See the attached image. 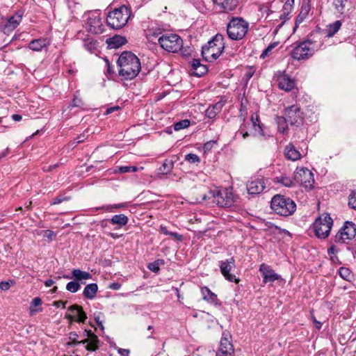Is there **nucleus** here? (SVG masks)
Segmentation results:
<instances>
[{
	"label": "nucleus",
	"mask_w": 356,
	"mask_h": 356,
	"mask_svg": "<svg viewBox=\"0 0 356 356\" xmlns=\"http://www.w3.org/2000/svg\"><path fill=\"white\" fill-rule=\"evenodd\" d=\"M119 76L124 80L135 78L140 71L141 65L139 58L131 51L122 52L118 60Z\"/></svg>",
	"instance_id": "f257e3e1"
},
{
	"label": "nucleus",
	"mask_w": 356,
	"mask_h": 356,
	"mask_svg": "<svg viewBox=\"0 0 356 356\" xmlns=\"http://www.w3.org/2000/svg\"><path fill=\"white\" fill-rule=\"evenodd\" d=\"M238 198L232 191V188H224L222 190L218 188L210 189L207 194L202 195V200H207L213 199V202L222 207H230L234 205Z\"/></svg>",
	"instance_id": "f03ea898"
},
{
	"label": "nucleus",
	"mask_w": 356,
	"mask_h": 356,
	"mask_svg": "<svg viewBox=\"0 0 356 356\" xmlns=\"http://www.w3.org/2000/svg\"><path fill=\"white\" fill-rule=\"evenodd\" d=\"M223 40L222 35L216 34L202 47V56L206 61L213 62L221 55L224 49Z\"/></svg>",
	"instance_id": "7ed1b4c3"
},
{
	"label": "nucleus",
	"mask_w": 356,
	"mask_h": 356,
	"mask_svg": "<svg viewBox=\"0 0 356 356\" xmlns=\"http://www.w3.org/2000/svg\"><path fill=\"white\" fill-rule=\"evenodd\" d=\"M270 207L277 215L287 217L296 211V204L291 198L277 194L273 197Z\"/></svg>",
	"instance_id": "20e7f679"
},
{
	"label": "nucleus",
	"mask_w": 356,
	"mask_h": 356,
	"mask_svg": "<svg viewBox=\"0 0 356 356\" xmlns=\"http://www.w3.org/2000/svg\"><path fill=\"white\" fill-rule=\"evenodd\" d=\"M131 16V10L126 6H122L108 14L107 24L113 29H120L128 22Z\"/></svg>",
	"instance_id": "39448f33"
},
{
	"label": "nucleus",
	"mask_w": 356,
	"mask_h": 356,
	"mask_svg": "<svg viewBox=\"0 0 356 356\" xmlns=\"http://www.w3.org/2000/svg\"><path fill=\"white\" fill-rule=\"evenodd\" d=\"M249 23L240 17H233L227 25V33L232 40H242L248 33Z\"/></svg>",
	"instance_id": "423d86ee"
},
{
	"label": "nucleus",
	"mask_w": 356,
	"mask_h": 356,
	"mask_svg": "<svg viewBox=\"0 0 356 356\" xmlns=\"http://www.w3.org/2000/svg\"><path fill=\"white\" fill-rule=\"evenodd\" d=\"M333 225V220L329 213H322L313 223V229L318 238H326Z\"/></svg>",
	"instance_id": "0eeeda50"
},
{
	"label": "nucleus",
	"mask_w": 356,
	"mask_h": 356,
	"mask_svg": "<svg viewBox=\"0 0 356 356\" xmlns=\"http://www.w3.org/2000/svg\"><path fill=\"white\" fill-rule=\"evenodd\" d=\"M159 44L165 51L175 53L183 47V40L175 33H165L158 39Z\"/></svg>",
	"instance_id": "6e6552de"
},
{
	"label": "nucleus",
	"mask_w": 356,
	"mask_h": 356,
	"mask_svg": "<svg viewBox=\"0 0 356 356\" xmlns=\"http://www.w3.org/2000/svg\"><path fill=\"white\" fill-rule=\"evenodd\" d=\"M86 29L92 34H101L104 30V26L99 10L90 11L87 15Z\"/></svg>",
	"instance_id": "1a4fd4ad"
},
{
	"label": "nucleus",
	"mask_w": 356,
	"mask_h": 356,
	"mask_svg": "<svg viewBox=\"0 0 356 356\" xmlns=\"http://www.w3.org/2000/svg\"><path fill=\"white\" fill-rule=\"evenodd\" d=\"M356 236V225L352 221H346L334 238V243H348Z\"/></svg>",
	"instance_id": "9d476101"
},
{
	"label": "nucleus",
	"mask_w": 356,
	"mask_h": 356,
	"mask_svg": "<svg viewBox=\"0 0 356 356\" xmlns=\"http://www.w3.org/2000/svg\"><path fill=\"white\" fill-rule=\"evenodd\" d=\"M294 181L305 189L311 190L314 183V175L307 168H297L294 173Z\"/></svg>",
	"instance_id": "9b49d317"
},
{
	"label": "nucleus",
	"mask_w": 356,
	"mask_h": 356,
	"mask_svg": "<svg viewBox=\"0 0 356 356\" xmlns=\"http://www.w3.org/2000/svg\"><path fill=\"white\" fill-rule=\"evenodd\" d=\"M218 266L220 268V273L225 280L236 284L240 282L239 278H237L235 275L231 273V271L236 267L235 259L234 257H231L226 260L220 261Z\"/></svg>",
	"instance_id": "f8f14e48"
},
{
	"label": "nucleus",
	"mask_w": 356,
	"mask_h": 356,
	"mask_svg": "<svg viewBox=\"0 0 356 356\" xmlns=\"http://www.w3.org/2000/svg\"><path fill=\"white\" fill-rule=\"evenodd\" d=\"M312 44V43L309 40L299 43L291 51V56L298 60L308 58L314 53L313 49L311 47Z\"/></svg>",
	"instance_id": "ddd939ff"
},
{
	"label": "nucleus",
	"mask_w": 356,
	"mask_h": 356,
	"mask_svg": "<svg viewBox=\"0 0 356 356\" xmlns=\"http://www.w3.org/2000/svg\"><path fill=\"white\" fill-rule=\"evenodd\" d=\"M284 117L291 125H298L302 123L303 113L298 105H292L284 109Z\"/></svg>",
	"instance_id": "4468645a"
},
{
	"label": "nucleus",
	"mask_w": 356,
	"mask_h": 356,
	"mask_svg": "<svg viewBox=\"0 0 356 356\" xmlns=\"http://www.w3.org/2000/svg\"><path fill=\"white\" fill-rule=\"evenodd\" d=\"M22 19V14L16 13L13 16L3 19L0 24V30L5 34L9 35L17 26L20 24Z\"/></svg>",
	"instance_id": "2eb2a0df"
},
{
	"label": "nucleus",
	"mask_w": 356,
	"mask_h": 356,
	"mask_svg": "<svg viewBox=\"0 0 356 356\" xmlns=\"http://www.w3.org/2000/svg\"><path fill=\"white\" fill-rule=\"evenodd\" d=\"M267 181L264 178H255L248 181L246 184L248 193L251 195L261 194L266 188Z\"/></svg>",
	"instance_id": "dca6fc26"
},
{
	"label": "nucleus",
	"mask_w": 356,
	"mask_h": 356,
	"mask_svg": "<svg viewBox=\"0 0 356 356\" xmlns=\"http://www.w3.org/2000/svg\"><path fill=\"white\" fill-rule=\"evenodd\" d=\"M259 271L261 272L263 277L264 283L273 282L275 280L281 279L280 275L277 274L272 268L266 264H261L259 266Z\"/></svg>",
	"instance_id": "f3484780"
},
{
	"label": "nucleus",
	"mask_w": 356,
	"mask_h": 356,
	"mask_svg": "<svg viewBox=\"0 0 356 356\" xmlns=\"http://www.w3.org/2000/svg\"><path fill=\"white\" fill-rule=\"evenodd\" d=\"M277 85L279 88L285 91H291L295 87V81L290 76L282 72L277 76Z\"/></svg>",
	"instance_id": "a211bd4d"
},
{
	"label": "nucleus",
	"mask_w": 356,
	"mask_h": 356,
	"mask_svg": "<svg viewBox=\"0 0 356 356\" xmlns=\"http://www.w3.org/2000/svg\"><path fill=\"white\" fill-rule=\"evenodd\" d=\"M234 350L232 343L227 338H222L216 356H234Z\"/></svg>",
	"instance_id": "6ab92c4d"
},
{
	"label": "nucleus",
	"mask_w": 356,
	"mask_h": 356,
	"mask_svg": "<svg viewBox=\"0 0 356 356\" xmlns=\"http://www.w3.org/2000/svg\"><path fill=\"white\" fill-rule=\"evenodd\" d=\"M87 339L81 341L82 343H88L86 348L90 351H95L99 348V339L91 330H85Z\"/></svg>",
	"instance_id": "aec40b11"
},
{
	"label": "nucleus",
	"mask_w": 356,
	"mask_h": 356,
	"mask_svg": "<svg viewBox=\"0 0 356 356\" xmlns=\"http://www.w3.org/2000/svg\"><path fill=\"white\" fill-rule=\"evenodd\" d=\"M216 5L219 6L223 13H229L234 10L238 6L237 0H216L213 1Z\"/></svg>",
	"instance_id": "412c9836"
},
{
	"label": "nucleus",
	"mask_w": 356,
	"mask_h": 356,
	"mask_svg": "<svg viewBox=\"0 0 356 356\" xmlns=\"http://www.w3.org/2000/svg\"><path fill=\"white\" fill-rule=\"evenodd\" d=\"M225 104V101L220 100L214 104H211L205 111V116L209 119H214L222 111Z\"/></svg>",
	"instance_id": "4be33fe9"
},
{
	"label": "nucleus",
	"mask_w": 356,
	"mask_h": 356,
	"mask_svg": "<svg viewBox=\"0 0 356 356\" xmlns=\"http://www.w3.org/2000/svg\"><path fill=\"white\" fill-rule=\"evenodd\" d=\"M49 42L47 38H39L33 40L29 45V47L35 51H40L42 49L47 47Z\"/></svg>",
	"instance_id": "5701e85b"
},
{
	"label": "nucleus",
	"mask_w": 356,
	"mask_h": 356,
	"mask_svg": "<svg viewBox=\"0 0 356 356\" xmlns=\"http://www.w3.org/2000/svg\"><path fill=\"white\" fill-rule=\"evenodd\" d=\"M285 156L291 161H297L301 157L300 152L291 143L285 147Z\"/></svg>",
	"instance_id": "b1692460"
},
{
	"label": "nucleus",
	"mask_w": 356,
	"mask_h": 356,
	"mask_svg": "<svg viewBox=\"0 0 356 356\" xmlns=\"http://www.w3.org/2000/svg\"><path fill=\"white\" fill-rule=\"evenodd\" d=\"M69 310L77 317L76 321L79 323H84L87 318L86 314L83 310L82 307L77 305H73L69 307Z\"/></svg>",
	"instance_id": "393cba45"
},
{
	"label": "nucleus",
	"mask_w": 356,
	"mask_h": 356,
	"mask_svg": "<svg viewBox=\"0 0 356 356\" xmlns=\"http://www.w3.org/2000/svg\"><path fill=\"white\" fill-rule=\"evenodd\" d=\"M201 293L204 300L214 303L217 301V296L213 293L207 286H203L201 288Z\"/></svg>",
	"instance_id": "a878e982"
},
{
	"label": "nucleus",
	"mask_w": 356,
	"mask_h": 356,
	"mask_svg": "<svg viewBox=\"0 0 356 356\" xmlns=\"http://www.w3.org/2000/svg\"><path fill=\"white\" fill-rule=\"evenodd\" d=\"M97 290H98V286H97V284H95V283L89 284L86 286V287L83 290V295L86 298L90 299V300L93 299L97 294Z\"/></svg>",
	"instance_id": "bb28decb"
},
{
	"label": "nucleus",
	"mask_w": 356,
	"mask_h": 356,
	"mask_svg": "<svg viewBox=\"0 0 356 356\" xmlns=\"http://www.w3.org/2000/svg\"><path fill=\"white\" fill-rule=\"evenodd\" d=\"M106 42L111 48L115 49L124 44L127 42V40L124 37L118 35L108 38Z\"/></svg>",
	"instance_id": "cd10ccee"
},
{
	"label": "nucleus",
	"mask_w": 356,
	"mask_h": 356,
	"mask_svg": "<svg viewBox=\"0 0 356 356\" xmlns=\"http://www.w3.org/2000/svg\"><path fill=\"white\" fill-rule=\"evenodd\" d=\"M129 219L124 214H118L113 216L110 222L113 225H117L119 227H122L128 223Z\"/></svg>",
	"instance_id": "c85d7f7f"
},
{
	"label": "nucleus",
	"mask_w": 356,
	"mask_h": 356,
	"mask_svg": "<svg viewBox=\"0 0 356 356\" xmlns=\"http://www.w3.org/2000/svg\"><path fill=\"white\" fill-rule=\"evenodd\" d=\"M174 168V161L166 159L163 163L162 165L158 169V173L160 175L169 174Z\"/></svg>",
	"instance_id": "c756f323"
},
{
	"label": "nucleus",
	"mask_w": 356,
	"mask_h": 356,
	"mask_svg": "<svg viewBox=\"0 0 356 356\" xmlns=\"http://www.w3.org/2000/svg\"><path fill=\"white\" fill-rule=\"evenodd\" d=\"M275 122L277 124L278 131L282 134H285L288 130V120L284 116H277L275 118Z\"/></svg>",
	"instance_id": "7c9ffc66"
},
{
	"label": "nucleus",
	"mask_w": 356,
	"mask_h": 356,
	"mask_svg": "<svg viewBox=\"0 0 356 356\" xmlns=\"http://www.w3.org/2000/svg\"><path fill=\"white\" fill-rule=\"evenodd\" d=\"M72 277L77 281L89 280L92 277V275L90 273L82 271L79 269H73L72 271Z\"/></svg>",
	"instance_id": "2f4dec72"
},
{
	"label": "nucleus",
	"mask_w": 356,
	"mask_h": 356,
	"mask_svg": "<svg viewBox=\"0 0 356 356\" xmlns=\"http://www.w3.org/2000/svg\"><path fill=\"white\" fill-rule=\"evenodd\" d=\"M341 26V22L339 20H337L334 22L330 24L327 26L326 33L327 36L330 38L332 37Z\"/></svg>",
	"instance_id": "473e14b6"
},
{
	"label": "nucleus",
	"mask_w": 356,
	"mask_h": 356,
	"mask_svg": "<svg viewBox=\"0 0 356 356\" xmlns=\"http://www.w3.org/2000/svg\"><path fill=\"white\" fill-rule=\"evenodd\" d=\"M83 46L86 50L92 53L97 47V42L92 38H86L83 40Z\"/></svg>",
	"instance_id": "72a5a7b5"
},
{
	"label": "nucleus",
	"mask_w": 356,
	"mask_h": 356,
	"mask_svg": "<svg viewBox=\"0 0 356 356\" xmlns=\"http://www.w3.org/2000/svg\"><path fill=\"white\" fill-rule=\"evenodd\" d=\"M339 274L341 278L348 282H351L354 279L352 271L346 267H341L339 270Z\"/></svg>",
	"instance_id": "f704fd0d"
},
{
	"label": "nucleus",
	"mask_w": 356,
	"mask_h": 356,
	"mask_svg": "<svg viewBox=\"0 0 356 356\" xmlns=\"http://www.w3.org/2000/svg\"><path fill=\"white\" fill-rule=\"evenodd\" d=\"M275 181L277 183L281 184L282 185L286 187H291L295 184L294 179H292L290 177H288L284 175H281L280 177H277L275 178Z\"/></svg>",
	"instance_id": "c9c22d12"
},
{
	"label": "nucleus",
	"mask_w": 356,
	"mask_h": 356,
	"mask_svg": "<svg viewBox=\"0 0 356 356\" xmlns=\"http://www.w3.org/2000/svg\"><path fill=\"white\" fill-rule=\"evenodd\" d=\"M163 264L164 261L163 259H157L152 263H149L147 267L151 271L156 273L160 270V266Z\"/></svg>",
	"instance_id": "e433bc0d"
},
{
	"label": "nucleus",
	"mask_w": 356,
	"mask_h": 356,
	"mask_svg": "<svg viewBox=\"0 0 356 356\" xmlns=\"http://www.w3.org/2000/svg\"><path fill=\"white\" fill-rule=\"evenodd\" d=\"M294 0L285 1L282 6V12L286 15H289L293 8Z\"/></svg>",
	"instance_id": "4c0bfd02"
},
{
	"label": "nucleus",
	"mask_w": 356,
	"mask_h": 356,
	"mask_svg": "<svg viewBox=\"0 0 356 356\" xmlns=\"http://www.w3.org/2000/svg\"><path fill=\"white\" fill-rule=\"evenodd\" d=\"M80 287V284L75 281L70 282L66 285V289L71 293L77 292L79 290Z\"/></svg>",
	"instance_id": "58836bf2"
},
{
	"label": "nucleus",
	"mask_w": 356,
	"mask_h": 356,
	"mask_svg": "<svg viewBox=\"0 0 356 356\" xmlns=\"http://www.w3.org/2000/svg\"><path fill=\"white\" fill-rule=\"evenodd\" d=\"M347 0H334V6L338 13H343L346 7Z\"/></svg>",
	"instance_id": "ea45409f"
},
{
	"label": "nucleus",
	"mask_w": 356,
	"mask_h": 356,
	"mask_svg": "<svg viewBox=\"0 0 356 356\" xmlns=\"http://www.w3.org/2000/svg\"><path fill=\"white\" fill-rule=\"evenodd\" d=\"M190 125V121L188 120H183L179 121L174 124V129L175 131H179L181 129L188 127Z\"/></svg>",
	"instance_id": "a19ab883"
},
{
	"label": "nucleus",
	"mask_w": 356,
	"mask_h": 356,
	"mask_svg": "<svg viewBox=\"0 0 356 356\" xmlns=\"http://www.w3.org/2000/svg\"><path fill=\"white\" fill-rule=\"evenodd\" d=\"M251 121L252 122L253 127L255 130L258 128L259 131H262L261 125L259 122V115L257 113H253L251 116Z\"/></svg>",
	"instance_id": "79ce46f5"
},
{
	"label": "nucleus",
	"mask_w": 356,
	"mask_h": 356,
	"mask_svg": "<svg viewBox=\"0 0 356 356\" xmlns=\"http://www.w3.org/2000/svg\"><path fill=\"white\" fill-rule=\"evenodd\" d=\"M310 10L311 6L309 3V0H303L300 13L307 16Z\"/></svg>",
	"instance_id": "37998d69"
},
{
	"label": "nucleus",
	"mask_w": 356,
	"mask_h": 356,
	"mask_svg": "<svg viewBox=\"0 0 356 356\" xmlns=\"http://www.w3.org/2000/svg\"><path fill=\"white\" fill-rule=\"evenodd\" d=\"M185 160L191 163H199L200 162V157L195 154H188L185 156Z\"/></svg>",
	"instance_id": "c03bdc74"
},
{
	"label": "nucleus",
	"mask_w": 356,
	"mask_h": 356,
	"mask_svg": "<svg viewBox=\"0 0 356 356\" xmlns=\"http://www.w3.org/2000/svg\"><path fill=\"white\" fill-rule=\"evenodd\" d=\"M138 168L136 166H120L118 171L120 173H127L130 172H136Z\"/></svg>",
	"instance_id": "a18cd8bd"
},
{
	"label": "nucleus",
	"mask_w": 356,
	"mask_h": 356,
	"mask_svg": "<svg viewBox=\"0 0 356 356\" xmlns=\"http://www.w3.org/2000/svg\"><path fill=\"white\" fill-rule=\"evenodd\" d=\"M126 203H121V204H113V205H109V206H106V207H97L95 208V209L96 211L97 210H99V209H106L108 211L109 210H111L112 209H120V208H124V207H126Z\"/></svg>",
	"instance_id": "49530a36"
},
{
	"label": "nucleus",
	"mask_w": 356,
	"mask_h": 356,
	"mask_svg": "<svg viewBox=\"0 0 356 356\" xmlns=\"http://www.w3.org/2000/svg\"><path fill=\"white\" fill-rule=\"evenodd\" d=\"M277 43L274 42L270 44H269L261 53V57L264 58L267 56H268L269 53L277 46Z\"/></svg>",
	"instance_id": "de8ad7c7"
},
{
	"label": "nucleus",
	"mask_w": 356,
	"mask_h": 356,
	"mask_svg": "<svg viewBox=\"0 0 356 356\" xmlns=\"http://www.w3.org/2000/svg\"><path fill=\"white\" fill-rule=\"evenodd\" d=\"M307 16L305 15H302V13H299L297 16L295 22L294 31L298 27V26L305 19Z\"/></svg>",
	"instance_id": "09e8293b"
},
{
	"label": "nucleus",
	"mask_w": 356,
	"mask_h": 356,
	"mask_svg": "<svg viewBox=\"0 0 356 356\" xmlns=\"http://www.w3.org/2000/svg\"><path fill=\"white\" fill-rule=\"evenodd\" d=\"M337 252V250L334 245H332L327 250V254H329L332 260H334V258H337L336 256Z\"/></svg>",
	"instance_id": "8fccbe9b"
},
{
	"label": "nucleus",
	"mask_w": 356,
	"mask_h": 356,
	"mask_svg": "<svg viewBox=\"0 0 356 356\" xmlns=\"http://www.w3.org/2000/svg\"><path fill=\"white\" fill-rule=\"evenodd\" d=\"M207 72V68L206 65H201V66L198 68L196 72H194V74L197 76H201Z\"/></svg>",
	"instance_id": "3c124183"
},
{
	"label": "nucleus",
	"mask_w": 356,
	"mask_h": 356,
	"mask_svg": "<svg viewBox=\"0 0 356 356\" xmlns=\"http://www.w3.org/2000/svg\"><path fill=\"white\" fill-rule=\"evenodd\" d=\"M348 205L356 210V193L350 195L349 197Z\"/></svg>",
	"instance_id": "603ef678"
},
{
	"label": "nucleus",
	"mask_w": 356,
	"mask_h": 356,
	"mask_svg": "<svg viewBox=\"0 0 356 356\" xmlns=\"http://www.w3.org/2000/svg\"><path fill=\"white\" fill-rule=\"evenodd\" d=\"M254 72H255V70L252 67H250L248 69V70L246 71V72L245 74V78L246 81H248L252 78Z\"/></svg>",
	"instance_id": "864d4df0"
},
{
	"label": "nucleus",
	"mask_w": 356,
	"mask_h": 356,
	"mask_svg": "<svg viewBox=\"0 0 356 356\" xmlns=\"http://www.w3.org/2000/svg\"><path fill=\"white\" fill-rule=\"evenodd\" d=\"M69 200V197H63V196H57L54 199V201L52 202L51 204H58L63 201H67Z\"/></svg>",
	"instance_id": "5fc2aeb1"
},
{
	"label": "nucleus",
	"mask_w": 356,
	"mask_h": 356,
	"mask_svg": "<svg viewBox=\"0 0 356 356\" xmlns=\"http://www.w3.org/2000/svg\"><path fill=\"white\" fill-rule=\"evenodd\" d=\"M201 65L202 64L199 59H193L191 62L192 68H193V70H195V72H196L198 70V68L201 66Z\"/></svg>",
	"instance_id": "6e6d98bb"
},
{
	"label": "nucleus",
	"mask_w": 356,
	"mask_h": 356,
	"mask_svg": "<svg viewBox=\"0 0 356 356\" xmlns=\"http://www.w3.org/2000/svg\"><path fill=\"white\" fill-rule=\"evenodd\" d=\"M184 56L188 57L191 55L192 49L190 47L184 48L183 47L179 50Z\"/></svg>",
	"instance_id": "4d7b16f0"
},
{
	"label": "nucleus",
	"mask_w": 356,
	"mask_h": 356,
	"mask_svg": "<svg viewBox=\"0 0 356 356\" xmlns=\"http://www.w3.org/2000/svg\"><path fill=\"white\" fill-rule=\"evenodd\" d=\"M72 106L73 107L81 106H82V100L80 98L75 97L72 102Z\"/></svg>",
	"instance_id": "13d9d810"
},
{
	"label": "nucleus",
	"mask_w": 356,
	"mask_h": 356,
	"mask_svg": "<svg viewBox=\"0 0 356 356\" xmlns=\"http://www.w3.org/2000/svg\"><path fill=\"white\" fill-rule=\"evenodd\" d=\"M77 337L78 334L76 332H71L70 334V339L72 341V344L76 345L81 343L76 341Z\"/></svg>",
	"instance_id": "bf43d9fd"
},
{
	"label": "nucleus",
	"mask_w": 356,
	"mask_h": 356,
	"mask_svg": "<svg viewBox=\"0 0 356 356\" xmlns=\"http://www.w3.org/2000/svg\"><path fill=\"white\" fill-rule=\"evenodd\" d=\"M86 139V134H85L84 133H83V134H80V135L76 138V141H74V142L73 143V144H74V145H77V144H79V143H80L83 142Z\"/></svg>",
	"instance_id": "052dcab7"
},
{
	"label": "nucleus",
	"mask_w": 356,
	"mask_h": 356,
	"mask_svg": "<svg viewBox=\"0 0 356 356\" xmlns=\"http://www.w3.org/2000/svg\"><path fill=\"white\" fill-rule=\"evenodd\" d=\"M168 236H170L173 238H175V239H176L177 241H182V239H183L182 235L179 234L177 232H170V234H169Z\"/></svg>",
	"instance_id": "680f3d73"
},
{
	"label": "nucleus",
	"mask_w": 356,
	"mask_h": 356,
	"mask_svg": "<svg viewBox=\"0 0 356 356\" xmlns=\"http://www.w3.org/2000/svg\"><path fill=\"white\" fill-rule=\"evenodd\" d=\"M10 284L8 282H0V289L3 291H7L10 289Z\"/></svg>",
	"instance_id": "e2e57ef3"
},
{
	"label": "nucleus",
	"mask_w": 356,
	"mask_h": 356,
	"mask_svg": "<svg viewBox=\"0 0 356 356\" xmlns=\"http://www.w3.org/2000/svg\"><path fill=\"white\" fill-rule=\"evenodd\" d=\"M66 303H67L66 301L65 302L62 301V300L54 301L53 302V306H54L56 307H62L63 308H65Z\"/></svg>",
	"instance_id": "0e129e2a"
},
{
	"label": "nucleus",
	"mask_w": 356,
	"mask_h": 356,
	"mask_svg": "<svg viewBox=\"0 0 356 356\" xmlns=\"http://www.w3.org/2000/svg\"><path fill=\"white\" fill-rule=\"evenodd\" d=\"M120 106H112V107H109L108 108L106 111H105V114L106 115H108V114H111L113 112L115 111H118L120 109Z\"/></svg>",
	"instance_id": "69168bd1"
},
{
	"label": "nucleus",
	"mask_w": 356,
	"mask_h": 356,
	"mask_svg": "<svg viewBox=\"0 0 356 356\" xmlns=\"http://www.w3.org/2000/svg\"><path fill=\"white\" fill-rule=\"evenodd\" d=\"M42 304V300L40 298L36 297L32 300L31 305L33 307L39 306Z\"/></svg>",
	"instance_id": "338daca9"
},
{
	"label": "nucleus",
	"mask_w": 356,
	"mask_h": 356,
	"mask_svg": "<svg viewBox=\"0 0 356 356\" xmlns=\"http://www.w3.org/2000/svg\"><path fill=\"white\" fill-rule=\"evenodd\" d=\"M118 352L121 356H129L130 353L129 350L124 348H119Z\"/></svg>",
	"instance_id": "774afa93"
}]
</instances>
